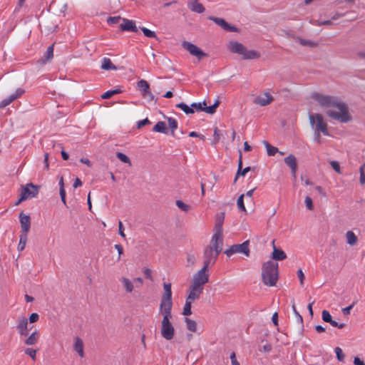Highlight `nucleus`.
I'll use <instances>...</instances> for the list:
<instances>
[{
    "label": "nucleus",
    "mask_w": 365,
    "mask_h": 365,
    "mask_svg": "<svg viewBox=\"0 0 365 365\" xmlns=\"http://www.w3.org/2000/svg\"><path fill=\"white\" fill-rule=\"evenodd\" d=\"M223 239L212 237L210 245L205 249L203 253V267L209 269L210 265L215 263L219 254L222 252Z\"/></svg>",
    "instance_id": "obj_1"
},
{
    "label": "nucleus",
    "mask_w": 365,
    "mask_h": 365,
    "mask_svg": "<svg viewBox=\"0 0 365 365\" xmlns=\"http://www.w3.org/2000/svg\"><path fill=\"white\" fill-rule=\"evenodd\" d=\"M326 114L330 118L341 123H346L352 120V115L348 106L341 99H339L332 108L327 110Z\"/></svg>",
    "instance_id": "obj_2"
},
{
    "label": "nucleus",
    "mask_w": 365,
    "mask_h": 365,
    "mask_svg": "<svg viewBox=\"0 0 365 365\" xmlns=\"http://www.w3.org/2000/svg\"><path fill=\"white\" fill-rule=\"evenodd\" d=\"M262 278L265 285L274 286L278 279V263L271 260L264 262L262 269Z\"/></svg>",
    "instance_id": "obj_3"
},
{
    "label": "nucleus",
    "mask_w": 365,
    "mask_h": 365,
    "mask_svg": "<svg viewBox=\"0 0 365 365\" xmlns=\"http://www.w3.org/2000/svg\"><path fill=\"white\" fill-rule=\"evenodd\" d=\"M159 313L163 316L160 326L161 336L163 339L170 341L175 334V327L170 321L173 318L172 311L159 312Z\"/></svg>",
    "instance_id": "obj_4"
},
{
    "label": "nucleus",
    "mask_w": 365,
    "mask_h": 365,
    "mask_svg": "<svg viewBox=\"0 0 365 365\" xmlns=\"http://www.w3.org/2000/svg\"><path fill=\"white\" fill-rule=\"evenodd\" d=\"M230 52L242 56L245 60L257 59L260 57V53L255 50H249L243 44L237 41H231L228 44Z\"/></svg>",
    "instance_id": "obj_5"
},
{
    "label": "nucleus",
    "mask_w": 365,
    "mask_h": 365,
    "mask_svg": "<svg viewBox=\"0 0 365 365\" xmlns=\"http://www.w3.org/2000/svg\"><path fill=\"white\" fill-rule=\"evenodd\" d=\"M309 123L313 130H320L324 135H329L328 125L322 114L310 113L309 115Z\"/></svg>",
    "instance_id": "obj_6"
},
{
    "label": "nucleus",
    "mask_w": 365,
    "mask_h": 365,
    "mask_svg": "<svg viewBox=\"0 0 365 365\" xmlns=\"http://www.w3.org/2000/svg\"><path fill=\"white\" fill-rule=\"evenodd\" d=\"M311 98L321 107L324 108L327 110L332 108L339 99L336 96L324 95L317 92L313 93L311 95Z\"/></svg>",
    "instance_id": "obj_7"
},
{
    "label": "nucleus",
    "mask_w": 365,
    "mask_h": 365,
    "mask_svg": "<svg viewBox=\"0 0 365 365\" xmlns=\"http://www.w3.org/2000/svg\"><path fill=\"white\" fill-rule=\"evenodd\" d=\"M209 277V269L202 267L193 274L190 285L204 289V285L208 282Z\"/></svg>",
    "instance_id": "obj_8"
},
{
    "label": "nucleus",
    "mask_w": 365,
    "mask_h": 365,
    "mask_svg": "<svg viewBox=\"0 0 365 365\" xmlns=\"http://www.w3.org/2000/svg\"><path fill=\"white\" fill-rule=\"evenodd\" d=\"M163 289L164 293L160 300L159 312L172 311L173 302L171 284L170 283H164Z\"/></svg>",
    "instance_id": "obj_9"
},
{
    "label": "nucleus",
    "mask_w": 365,
    "mask_h": 365,
    "mask_svg": "<svg viewBox=\"0 0 365 365\" xmlns=\"http://www.w3.org/2000/svg\"><path fill=\"white\" fill-rule=\"evenodd\" d=\"M38 192V187L34 185L32 183H29L24 186L21 189L20 197L19 200L16 202V205H19L22 201H24L27 199L32 198L36 197Z\"/></svg>",
    "instance_id": "obj_10"
},
{
    "label": "nucleus",
    "mask_w": 365,
    "mask_h": 365,
    "mask_svg": "<svg viewBox=\"0 0 365 365\" xmlns=\"http://www.w3.org/2000/svg\"><path fill=\"white\" fill-rule=\"evenodd\" d=\"M182 46L184 49L187 51L190 55L195 56L199 61L207 56L202 49L189 41H183Z\"/></svg>",
    "instance_id": "obj_11"
},
{
    "label": "nucleus",
    "mask_w": 365,
    "mask_h": 365,
    "mask_svg": "<svg viewBox=\"0 0 365 365\" xmlns=\"http://www.w3.org/2000/svg\"><path fill=\"white\" fill-rule=\"evenodd\" d=\"M225 253L227 257H230L231 255L235 253H242L246 256H249V241H245L240 245H234L231 246L229 249L226 250Z\"/></svg>",
    "instance_id": "obj_12"
},
{
    "label": "nucleus",
    "mask_w": 365,
    "mask_h": 365,
    "mask_svg": "<svg viewBox=\"0 0 365 365\" xmlns=\"http://www.w3.org/2000/svg\"><path fill=\"white\" fill-rule=\"evenodd\" d=\"M225 220V212H220L215 216V225L214 227V234L212 237L215 239H223L222 225Z\"/></svg>",
    "instance_id": "obj_13"
},
{
    "label": "nucleus",
    "mask_w": 365,
    "mask_h": 365,
    "mask_svg": "<svg viewBox=\"0 0 365 365\" xmlns=\"http://www.w3.org/2000/svg\"><path fill=\"white\" fill-rule=\"evenodd\" d=\"M219 105V102H215L212 106H207L205 101L199 103H193L191 104V108L195 111H205L209 114H213L216 111V108Z\"/></svg>",
    "instance_id": "obj_14"
},
{
    "label": "nucleus",
    "mask_w": 365,
    "mask_h": 365,
    "mask_svg": "<svg viewBox=\"0 0 365 365\" xmlns=\"http://www.w3.org/2000/svg\"><path fill=\"white\" fill-rule=\"evenodd\" d=\"M137 88L140 91L142 96L151 101L154 99V96L150 91V85L145 80H140L137 83Z\"/></svg>",
    "instance_id": "obj_15"
},
{
    "label": "nucleus",
    "mask_w": 365,
    "mask_h": 365,
    "mask_svg": "<svg viewBox=\"0 0 365 365\" xmlns=\"http://www.w3.org/2000/svg\"><path fill=\"white\" fill-rule=\"evenodd\" d=\"M274 101V98L269 91H264L257 96L254 100V103L260 106L269 105Z\"/></svg>",
    "instance_id": "obj_16"
},
{
    "label": "nucleus",
    "mask_w": 365,
    "mask_h": 365,
    "mask_svg": "<svg viewBox=\"0 0 365 365\" xmlns=\"http://www.w3.org/2000/svg\"><path fill=\"white\" fill-rule=\"evenodd\" d=\"M28 319L25 317H20L17 319V329L21 336H26L29 334Z\"/></svg>",
    "instance_id": "obj_17"
},
{
    "label": "nucleus",
    "mask_w": 365,
    "mask_h": 365,
    "mask_svg": "<svg viewBox=\"0 0 365 365\" xmlns=\"http://www.w3.org/2000/svg\"><path fill=\"white\" fill-rule=\"evenodd\" d=\"M19 222L21 224L22 234L27 235L31 227L30 217L24 212H21L19 214Z\"/></svg>",
    "instance_id": "obj_18"
},
{
    "label": "nucleus",
    "mask_w": 365,
    "mask_h": 365,
    "mask_svg": "<svg viewBox=\"0 0 365 365\" xmlns=\"http://www.w3.org/2000/svg\"><path fill=\"white\" fill-rule=\"evenodd\" d=\"M202 289L190 285L188 289V295L186 299L193 302L195 300L200 299L201 294H202Z\"/></svg>",
    "instance_id": "obj_19"
},
{
    "label": "nucleus",
    "mask_w": 365,
    "mask_h": 365,
    "mask_svg": "<svg viewBox=\"0 0 365 365\" xmlns=\"http://www.w3.org/2000/svg\"><path fill=\"white\" fill-rule=\"evenodd\" d=\"M209 19L214 21L216 24L221 26L223 29L229 31H237V29L235 26L230 25L223 19L210 16Z\"/></svg>",
    "instance_id": "obj_20"
},
{
    "label": "nucleus",
    "mask_w": 365,
    "mask_h": 365,
    "mask_svg": "<svg viewBox=\"0 0 365 365\" xmlns=\"http://www.w3.org/2000/svg\"><path fill=\"white\" fill-rule=\"evenodd\" d=\"M284 161L285 164L291 169L293 176L295 177L297 170V163L295 156L292 154H290L284 158Z\"/></svg>",
    "instance_id": "obj_21"
},
{
    "label": "nucleus",
    "mask_w": 365,
    "mask_h": 365,
    "mask_svg": "<svg viewBox=\"0 0 365 365\" xmlns=\"http://www.w3.org/2000/svg\"><path fill=\"white\" fill-rule=\"evenodd\" d=\"M123 22L120 24V28L122 31H128L133 32L138 31V29L135 26V21L125 19H123Z\"/></svg>",
    "instance_id": "obj_22"
},
{
    "label": "nucleus",
    "mask_w": 365,
    "mask_h": 365,
    "mask_svg": "<svg viewBox=\"0 0 365 365\" xmlns=\"http://www.w3.org/2000/svg\"><path fill=\"white\" fill-rule=\"evenodd\" d=\"M188 7L192 11L197 14H202L205 10L204 6L197 0H190Z\"/></svg>",
    "instance_id": "obj_23"
},
{
    "label": "nucleus",
    "mask_w": 365,
    "mask_h": 365,
    "mask_svg": "<svg viewBox=\"0 0 365 365\" xmlns=\"http://www.w3.org/2000/svg\"><path fill=\"white\" fill-rule=\"evenodd\" d=\"M124 290L128 293H131L134 289L133 282L125 277H121L119 278Z\"/></svg>",
    "instance_id": "obj_24"
},
{
    "label": "nucleus",
    "mask_w": 365,
    "mask_h": 365,
    "mask_svg": "<svg viewBox=\"0 0 365 365\" xmlns=\"http://www.w3.org/2000/svg\"><path fill=\"white\" fill-rule=\"evenodd\" d=\"M73 349L80 357H84V345L83 341L79 337L74 339Z\"/></svg>",
    "instance_id": "obj_25"
},
{
    "label": "nucleus",
    "mask_w": 365,
    "mask_h": 365,
    "mask_svg": "<svg viewBox=\"0 0 365 365\" xmlns=\"http://www.w3.org/2000/svg\"><path fill=\"white\" fill-rule=\"evenodd\" d=\"M273 245V252H272V258L274 260H283L287 258V255L285 252L280 250L276 248L274 246V241L272 242Z\"/></svg>",
    "instance_id": "obj_26"
},
{
    "label": "nucleus",
    "mask_w": 365,
    "mask_h": 365,
    "mask_svg": "<svg viewBox=\"0 0 365 365\" xmlns=\"http://www.w3.org/2000/svg\"><path fill=\"white\" fill-rule=\"evenodd\" d=\"M101 68L103 70H117V67L112 63L111 60L108 58H103L102 59V63Z\"/></svg>",
    "instance_id": "obj_27"
},
{
    "label": "nucleus",
    "mask_w": 365,
    "mask_h": 365,
    "mask_svg": "<svg viewBox=\"0 0 365 365\" xmlns=\"http://www.w3.org/2000/svg\"><path fill=\"white\" fill-rule=\"evenodd\" d=\"M296 39L303 46H307V47H309V48H315L318 46V43L317 42H314L309 39H304L300 37H297Z\"/></svg>",
    "instance_id": "obj_28"
},
{
    "label": "nucleus",
    "mask_w": 365,
    "mask_h": 365,
    "mask_svg": "<svg viewBox=\"0 0 365 365\" xmlns=\"http://www.w3.org/2000/svg\"><path fill=\"white\" fill-rule=\"evenodd\" d=\"M346 242L351 246L355 245L358 240L356 235L351 230L346 232Z\"/></svg>",
    "instance_id": "obj_29"
},
{
    "label": "nucleus",
    "mask_w": 365,
    "mask_h": 365,
    "mask_svg": "<svg viewBox=\"0 0 365 365\" xmlns=\"http://www.w3.org/2000/svg\"><path fill=\"white\" fill-rule=\"evenodd\" d=\"M153 130L154 132L162 133H167V132H168L166 124L165 122H163V121L158 122L155 124V125L153 127Z\"/></svg>",
    "instance_id": "obj_30"
},
{
    "label": "nucleus",
    "mask_w": 365,
    "mask_h": 365,
    "mask_svg": "<svg viewBox=\"0 0 365 365\" xmlns=\"http://www.w3.org/2000/svg\"><path fill=\"white\" fill-rule=\"evenodd\" d=\"M59 193L61 196V199L62 202L64 205H66V190L64 188V183H63V177H61L59 179Z\"/></svg>",
    "instance_id": "obj_31"
},
{
    "label": "nucleus",
    "mask_w": 365,
    "mask_h": 365,
    "mask_svg": "<svg viewBox=\"0 0 365 365\" xmlns=\"http://www.w3.org/2000/svg\"><path fill=\"white\" fill-rule=\"evenodd\" d=\"M38 333L37 331L33 332L25 341V344L27 345H34L38 339Z\"/></svg>",
    "instance_id": "obj_32"
},
{
    "label": "nucleus",
    "mask_w": 365,
    "mask_h": 365,
    "mask_svg": "<svg viewBox=\"0 0 365 365\" xmlns=\"http://www.w3.org/2000/svg\"><path fill=\"white\" fill-rule=\"evenodd\" d=\"M184 322L186 324V327L189 331H190L192 332H196L197 323L195 321L186 317L184 319Z\"/></svg>",
    "instance_id": "obj_33"
},
{
    "label": "nucleus",
    "mask_w": 365,
    "mask_h": 365,
    "mask_svg": "<svg viewBox=\"0 0 365 365\" xmlns=\"http://www.w3.org/2000/svg\"><path fill=\"white\" fill-rule=\"evenodd\" d=\"M263 144H264V147L267 149V155H268L273 156V155H274L276 153H277L279 152V150H278L277 148L271 145L268 142L264 141Z\"/></svg>",
    "instance_id": "obj_34"
},
{
    "label": "nucleus",
    "mask_w": 365,
    "mask_h": 365,
    "mask_svg": "<svg viewBox=\"0 0 365 365\" xmlns=\"http://www.w3.org/2000/svg\"><path fill=\"white\" fill-rule=\"evenodd\" d=\"M176 106L180 108L186 114H191L194 113V109L191 108V106H188L187 104L184 103H180L177 104Z\"/></svg>",
    "instance_id": "obj_35"
},
{
    "label": "nucleus",
    "mask_w": 365,
    "mask_h": 365,
    "mask_svg": "<svg viewBox=\"0 0 365 365\" xmlns=\"http://www.w3.org/2000/svg\"><path fill=\"white\" fill-rule=\"evenodd\" d=\"M175 204L177 207L184 212H189L191 210V206L190 205L185 204L182 200H176Z\"/></svg>",
    "instance_id": "obj_36"
},
{
    "label": "nucleus",
    "mask_w": 365,
    "mask_h": 365,
    "mask_svg": "<svg viewBox=\"0 0 365 365\" xmlns=\"http://www.w3.org/2000/svg\"><path fill=\"white\" fill-rule=\"evenodd\" d=\"M26 242H27V235L21 234L20 236V240H19V242L18 245V250H19V251L24 250L26 247Z\"/></svg>",
    "instance_id": "obj_37"
},
{
    "label": "nucleus",
    "mask_w": 365,
    "mask_h": 365,
    "mask_svg": "<svg viewBox=\"0 0 365 365\" xmlns=\"http://www.w3.org/2000/svg\"><path fill=\"white\" fill-rule=\"evenodd\" d=\"M192 303V302H190L186 299L185 306L183 307L182 313V315L190 316L192 314V311H191Z\"/></svg>",
    "instance_id": "obj_38"
},
{
    "label": "nucleus",
    "mask_w": 365,
    "mask_h": 365,
    "mask_svg": "<svg viewBox=\"0 0 365 365\" xmlns=\"http://www.w3.org/2000/svg\"><path fill=\"white\" fill-rule=\"evenodd\" d=\"M25 93L24 89L21 88H18L13 93H11L9 96L12 101H15L16 99L20 98Z\"/></svg>",
    "instance_id": "obj_39"
},
{
    "label": "nucleus",
    "mask_w": 365,
    "mask_h": 365,
    "mask_svg": "<svg viewBox=\"0 0 365 365\" xmlns=\"http://www.w3.org/2000/svg\"><path fill=\"white\" fill-rule=\"evenodd\" d=\"M244 197L245 194H242L237 199V205L240 210L244 212L245 213L247 212V210L245 208V204H244Z\"/></svg>",
    "instance_id": "obj_40"
},
{
    "label": "nucleus",
    "mask_w": 365,
    "mask_h": 365,
    "mask_svg": "<svg viewBox=\"0 0 365 365\" xmlns=\"http://www.w3.org/2000/svg\"><path fill=\"white\" fill-rule=\"evenodd\" d=\"M242 169V160H241V158H240V161H239V165H238V171H237V175L235 177V180H237V176L239 175H242V176H245V174L250 170V167H246L245 168L242 170H241Z\"/></svg>",
    "instance_id": "obj_41"
},
{
    "label": "nucleus",
    "mask_w": 365,
    "mask_h": 365,
    "mask_svg": "<svg viewBox=\"0 0 365 365\" xmlns=\"http://www.w3.org/2000/svg\"><path fill=\"white\" fill-rule=\"evenodd\" d=\"M121 93V90L120 89H114V90H111V91H108L106 92H105L101 96V98L103 99H108V98H110L111 96H113V95L118 94V93Z\"/></svg>",
    "instance_id": "obj_42"
},
{
    "label": "nucleus",
    "mask_w": 365,
    "mask_h": 365,
    "mask_svg": "<svg viewBox=\"0 0 365 365\" xmlns=\"http://www.w3.org/2000/svg\"><path fill=\"white\" fill-rule=\"evenodd\" d=\"M53 57V45H51L47 48V51L45 53L43 58H44V61H47L52 59Z\"/></svg>",
    "instance_id": "obj_43"
},
{
    "label": "nucleus",
    "mask_w": 365,
    "mask_h": 365,
    "mask_svg": "<svg viewBox=\"0 0 365 365\" xmlns=\"http://www.w3.org/2000/svg\"><path fill=\"white\" fill-rule=\"evenodd\" d=\"M116 156L121 162L127 163L130 165H131L130 158L124 153L118 152L116 153Z\"/></svg>",
    "instance_id": "obj_44"
},
{
    "label": "nucleus",
    "mask_w": 365,
    "mask_h": 365,
    "mask_svg": "<svg viewBox=\"0 0 365 365\" xmlns=\"http://www.w3.org/2000/svg\"><path fill=\"white\" fill-rule=\"evenodd\" d=\"M168 123L169 128L172 130V133H174V131L178 128V122H177V120L173 118H168Z\"/></svg>",
    "instance_id": "obj_45"
},
{
    "label": "nucleus",
    "mask_w": 365,
    "mask_h": 365,
    "mask_svg": "<svg viewBox=\"0 0 365 365\" xmlns=\"http://www.w3.org/2000/svg\"><path fill=\"white\" fill-rule=\"evenodd\" d=\"M334 352L336 354V356L337 359L339 361H344V358H345V355L343 353L342 349L340 347H336L334 349Z\"/></svg>",
    "instance_id": "obj_46"
},
{
    "label": "nucleus",
    "mask_w": 365,
    "mask_h": 365,
    "mask_svg": "<svg viewBox=\"0 0 365 365\" xmlns=\"http://www.w3.org/2000/svg\"><path fill=\"white\" fill-rule=\"evenodd\" d=\"M141 30L145 36L148 38H156V35L154 31H150V29L145 27H142Z\"/></svg>",
    "instance_id": "obj_47"
},
{
    "label": "nucleus",
    "mask_w": 365,
    "mask_h": 365,
    "mask_svg": "<svg viewBox=\"0 0 365 365\" xmlns=\"http://www.w3.org/2000/svg\"><path fill=\"white\" fill-rule=\"evenodd\" d=\"M322 319L325 322H328V323H329L331 322V319H332L331 314L327 310H323L322 311Z\"/></svg>",
    "instance_id": "obj_48"
},
{
    "label": "nucleus",
    "mask_w": 365,
    "mask_h": 365,
    "mask_svg": "<svg viewBox=\"0 0 365 365\" xmlns=\"http://www.w3.org/2000/svg\"><path fill=\"white\" fill-rule=\"evenodd\" d=\"M292 309H293V312L294 313V315L296 317V319H297V322L298 323H299L300 324H302V322H303V319H302V317L299 314V313L297 311L296 309V307H295V304H293L292 306Z\"/></svg>",
    "instance_id": "obj_49"
},
{
    "label": "nucleus",
    "mask_w": 365,
    "mask_h": 365,
    "mask_svg": "<svg viewBox=\"0 0 365 365\" xmlns=\"http://www.w3.org/2000/svg\"><path fill=\"white\" fill-rule=\"evenodd\" d=\"M306 207L308 210H312L314 209L312 200L310 197L307 196L304 199Z\"/></svg>",
    "instance_id": "obj_50"
},
{
    "label": "nucleus",
    "mask_w": 365,
    "mask_h": 365,
    "mask_svg": "<svg viewBox=\"0 0 365 365\" xmlns=\"http://www.w3.org/2000/svg\"><path fill=\"white\" fill-rule=\"evenodd\" d=\"M187 262L188 265L193 266L196 262V257L194 255L189 254L187 256Z\"/></svg>",
    "instance_id": "obj_51"
},
{
    "label": "nucleus",
    "mask_w": 365,
    "mask_h": 365,
    "mask_svg": "<svg viewBox=\"0 0 365 365\" xmlns=\"http://www.w3.org/2000/svg\"><path fill=\"white\" fill-rule=\"evenodd\" d=\"M11 103H12V101H11L10 96H8L7 98H5L0 102V108H5L6 106H9Z\"/></svg>",
    "instance_id": "obj_52"
},
{
    "label": "nucleus",
    "mask_w": 365,
    "mask_h": 365,
    "mask_svg": "<svg viewBox=\"0 0 365 365\" xmlns=\"http://www.w3.org/2000/svg\"><path fill=\"white\" fill-rule=\"evenodd\" d=\"M331 168L337 173H341V168L339 162L332 160L330 162Z\"/></svg>",
    "instance_id": "obj_53"
},
{
    "label": "nucleus",
    "mask_w": 365,
    "mask_h": 365,
    "mask_svg": "<svg viewBox=\"0 0 365 365\" xmlns=\"http://www.w3.org/2000/svg\"><path fill=\"white\" fill-rule=\"evenodd\" d=\"M36 352L37 351L36 349H32L30 348H27L25 350V354L30 356L34 361L36 359Z\"/></svg>",
    "instance_id": "obj_54"
},
{
    "label": "nucleus",
    "mask_w": 365,
    "mask_h": 365,
    "mask_svg": "<svg viewBox=\"0 0 365 365\" xmlns=\"http://www.w3.org/2000/svg\"><path fill=\"white\" fill-rule=\"evenodd\" d=\"M321 133L322 131L320 130H314V140L317 143H321Z\"/></svg>",
    "instance_id": "obj_55"
},
{
    "label": "nucleus",
    "mask_w": 365,
    "mask_h": 365,
    "mask_svg": "<svg viewBox=\"0 0 365 365\" xmlns=\"http://www.w3.org/2000/svg\"><path fill=\"white\" fill-rule=\"evenodd\" d=\"M120 16H113V17H109L107 20V22L109 24H118L120 20Z\"/></svg>",
    "instance_id": "obj_56"
},
{
    "label": "nucleus",
    "mask_w": 365,
    "mask_h": 365,
    "mask_svg": "<svg viewBox=\"0 0 365 365\" xmlns=\"http://www.w3.org/2000/svg\"><path fill=\"white\" fill-rule=\"evenodd\" d=\"M213 135H214L213 143L216 144L220 138V130L217 128H215L214 130Z\"/></svg>",
    "instance_id": "obj_57"
},
{
    "label": "nucleus",
    "mask_w": 365,
    "mask_h": 365,
    "mask_svg": "<svg viewBox=\"0 0 365 365\" xmlns=\"http://www.w3.org/2000/svg\"><path fill=\"white\" fill-rule=\"evenodd\" d=\"M297 276H298V278L299 279L300 284L303 285L305 277H304V272H302V270L301 269H299L297 270Z\"/></svg>",
    "instance_id": "obj_58"
},
{
    "label": "nucleus",
    "mask_w": 365,
    "mask_h": 365,
    "mask_svg": "<svg viewBox=\"0 0 365 365\" xmlns=\"http://www.w3.org/2000/svg\"><path fill=\"white\" fill-rule=\"evenodd\" d=\"M359 171H360V183L361 185H364L365 184V174H364V167H361L360 169H359Z\"/></svg>",
    "instance_id": "obj_59"
},
{
    "label": "nucleus",
    "mask_w": 365,
    "mask_h": 365,
    "mask_svg": "<svg viewBox=\"0 0 365 365\" xmlns=\"http://www.w3.org/2000/svg\"><path fill=\"white\" fill-rule=\"evenodd\" d=\"M150 122L148 118H145L138 122V128H141L147 124H150Z\"/></svg>",
    "instance_id": "obj_60"
},
{
    "label": "nucleus",
    "mask_w": 365,
    "mask_h": 365,
    "mask_svg": "<svg viewBox=\"0 0 365 365\" xmlns=\"http://www.w3.org/2000/svg\"><path fill=\"white\" fill-rule=\"evenodd\" d=\"M143 273L146 278L151 279V280L153 279L152 270L150 269H149V268L143 269Z\"/></svg>",
    "instance_id": "obj_61"
},
{
    "label": "nucleus",
    "mask_w": 365,
    "mask_h": 365,
    "mask_svg": "<svg viewBox=\"0 0 365 365\" xmlns=\"http://www.w3.org/2000/svg\"><path fill=\"white\" fill-rule=\"evenodd\" d=\"M354 305H355V302H353L350 306L343 308L342 309L343 314L344 315H349L350 314L351 309L354 307Z\"/></svg>",
    "instance_id": "obj_62"
},
{
    "label": "nucleus",
    "mask_w": 365,
    "mask_h": 365,
    "mask_svg": "<svg viewBox=\"0 0 365 365\" xmlns=\"http://www.w3.org/2000/svg\"><path fill=\"white\" fill-rule=\"evenodd\" d=\"M38 314L37 313H33L29 317V322L30 323H34L38 321Z\"/></svg>",
    "instance_id": "obj_63"
},
{
    "label": "nucleus",
    "mask_w": 365,
    "mask_h": 365,
    "mask_svg": "<svg viewBox=\"0 0 365 365\" xmlns=\"http://www.w3.org/2000/svg\"><path fill=\"white\" fill-rule=\"evenodd\" d=\"M118 231H119V235L123 237V238L125 237V235L124 233V231H123V223L121 221H119L118 222Z\"/></svg>",
    "instance_id": "obj_64"
}]
</instances>
